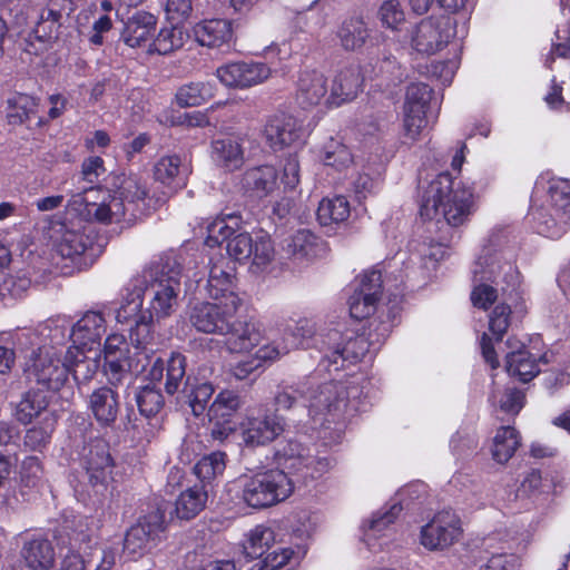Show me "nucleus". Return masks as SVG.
<instances>
[{
  "label": "nucleus",
  "instance_id": "nucleus-1",
  "mask_svg": "<svg viewBox=\"0 0 570 570\" xmlns=\"http://www.w3.org/2000/svg\"><path fill=\"white\" fill-rule=\"evenodd\" d=\"M361 395L358 384L350 380H331L317 385L311 380L293 384L282 382L274 393V413L303 406L321 425L337 423L348 410L358 411Z\"/></svg>",
  "mask_w": 570,
  "mask_h": 570
},
{
  "label": "nucleus",
  "instance_id": "nucleus-2",
  "mask_svg": "<svg viewBox=\"0 0 570 570\" xmlns=\"http://www.w3.org/2000/svg\"><path fill=\"white\" fill-rule=\"evenodd\" d=\"M239 308L223 301L199 302L191 307L189 322L198 332L226 336L230 353L250 352L262 333L250 318L238 315Z\"/></svg>",
  "mask_w": 570,
  "mask_h": 570
},
{
  "label": "nucleus",
  "instance_id": "nucleus-3",
  "mask_svg": "<svg viewBox=\"0 0 570 570\" xmlns=\"http://www.w3.org/2000/svg\"><path fill=\"white\" fill-rule=\"evenodd\" d=\"M473 189L450 171L438 174L420 194L419 214L423 220L442 217L450 226L463 225L473 210Z\"/></svg>",
  "mask_w": 570,
  "mask_h": 570
},
{
  "label": "nucleus",
  "instance_id": "nucleus-4",
  "mask_svg": "<svg viewBox=\"0 0 570 570\" xmlns=\"http://www.w3.org/2000/svg\"><path fill=\"white\" fill-rule=\"evenodd\" d=\"M186 356L179 352H171L164 361L157 357L148 371L147 379L150 383L137 387L135 401L140 415L146 419L156 417L165 406L164 395L156 383H160L165 376V391L174 395L180 391L186 377Z\"/></svg>",
  "mask_w": 570,
  "mask_h": 570
},
{
  "label": "nucleus",
  "instance_id": "nucleus-5",
  "mask_svg": "<svg viewBox=\"0 0 570 570\" xmlns=\"http://www.w3.org/2000/svg\"><path fill=\"white\" fill-rule=\"evenodd\" d=\"M148 209V190L137 179L125 178L114 195L100 204L86 203L85 215L101 224L136 222Z\"/></svg>",
  "mask_w": 570,
  "mask_h": 570
},
{
  "label": "nucleus",
  "instance_id": "nucleus-6",
  "mask_svg": "<svg viewBox=\"0 0 570 570\" xmlns=\"http://www.w3.org/2000/svg\"><path fill=\"white\" fill-rule=\"evenodd\" d=\"M253 509H265L285 501L294 491L292 479L281 469H267L240 475L230 491Z\"/></svg>",
  "mask_w": 570,
  "mask_h": 570
},
{
  "label": "nucleus",
  "instance_id": "nucleus-7",
  "mask_svg": "<svg viewBox=\"0 0 570 570\" xmlns=\"http://www.w3.org/2000/svg\"><path fill=\"white\" fill-rule=\"evenodd\" d=\"M503 271L502 294L511 304L503 302L494 306L489 314V331L497 342H501L507 334L512 320H521L528 313L524 289L522 288V275L518 267L509 262L500 266Z\"/></svg>",
  "mask_w": 570,
  "mask_h": 570
},
{
  "label": "nucleus",
  "instance_id": "nucleus-8",
  "mask_svg": "<svg viewBox=\"0 0 570 570\" xmlns=\"http://www.w3.org/2000/svg\"><path fill=\"white\" fill-rule=\"evenodd\" d=\"M434 90L424 82H411L406 87L403 105V136L411 142L417 141L428 126V112Z\"/></svg>",
  "mask_w": 570,
  "mask_h": 570
},
{
  "label": "nucleus",
  "instance_id": "nucleus-9",
  "mask_svg": "<svg viewBox=\"0 0 570 570\" xmlns=\"http://www.w3.org/2000/svg\"><path fill=\"white\" fill-rule=\"evenodd\" d=\"M456 35V21L446 14L423 18L414 28L411 43L420 53L434 55Z\"/></svg>",
  "mask_w": 570,
  "mask_h": 570
},
{
  "label": "nucleus",
  "instance_id": "nucleus-10",
  "mask_svg": "<svg viewBox=\"0 0 570 570\" xmlns=\"http://www.w3.org/2000/svg\"><path fill=\"white\" fill-rule=\"evenodd\" d=\"M26 376L29 382L38 385L37 390L58 392L67 382V367L61 360L47 347H38L32 352L27 367Z\"/></svg>",
  "mask_w": 570,
  "mask_h": 570
},
{
  "label": "nucleus",
  "instance_id": "nucleus-11",
  "mask_svg": "<svg viewBox=\"0 0 570 570\" xmlns=\"http://www.w3.org/2000/svg\"><path fill=\"white\" fill-rule=\"evenodd\" d=\"M165 530V511L160 508L149 511L127 530L122 546L124 554L130 561L140 559L148 551L149 542L159 539Z\"/></svg>",
  "mask_w": 570,
  "mask_h": 570
},
{
  "label": "nucleus",
  "instance_id": "nucleus-12",
  "mask_svg": "<svg viewBox=\"0 0 570 570\" xmlns=\"http://www.w3.org/2000/svg\"><path fill=\"white\" fill-rule=\"evenodd\" d=\"M236 264L223 255L212 257L206 285L209 297L242 307L243 301L236 293Z\"/></svg>",
  "mask_w": 570,
  "mask_h": 570
},
{
  "label": "nucleus",
  "instance_id": "nucleus-13",
  "mask_svg": "<svg viewBox=\"0 0 570 570\" xmlns=\"http://www.w3.org/2000/svg\"><path fill=\"white\" fill-rule=\"evenodd\" d=\"M462 534L461 520L451 509L436 512L421 528L420 541L428 550H443L456 542Z\"/></svg>",
  "mask_w": 570,
  "mask_h": 570
},
{
  "label": "nucleus",
  "instance_id": "nucleus-14",
  "mask_svg": "<svg viewBox=\"0 0 570 570\" xmlns=\"http://www.w3.org/2000/svg\"><path fill=\"white\" fill-rule=\"evenodd\" d=\"M80 466L92 488L106 489L107 480L114 468L108 442L97 438L86 443L80 454Z\"/></svg>",
  "mask_w": 570,
  "mask_h": 570
},
{
  "label": "nucleus",
  "instance_id": "nucleus-15",
  "mask_svg": "<svg viewBox=\"0 0 570 570\" xmlns=\"http://www.w3.org/2000/svg\"><path fill=\"white\" fill-rule=\"evenodd\" d=\"M286 422L277 413L247 415L239 424L242 440L248 448L264 446L275 441L284 431Z\"/></svg>",
  "mask_w": 570,
  "mask_h": 570
},
{
  "label": "nucleus",
  "instance_id": "nucleus-16",
  "mask_svg": "<svg viewBox=\"0 0 570 570\" xmlns=\"http://www.w3.org/2000/svg\"><path fill=\"white\" fill-rule=\"evenodd\" d=\"M271 72L267 63L249 60L220 66L216 70V76L227 87L246 89L264 82Z\"/></svg>",
  "mask_w": 570,
  "mask_h": 570
},
{
  "label": "nucleus",
  "instance_id": "nucleus-17",
  "mask_svg": "<svg viewBox=\"0 0 570 570\" xmlns=\"http://www.w3.org/2000/svg\"><path fill=\"white\" fill-rule=\"evenodd\" d=\"M304 132L302 122L284 112L271 116L264 128L266 141L274 150L301 147L305 142Z\"/></svg>",
  "mask_w": 570,
  "mask_h": 570
},
{
  "label": "nucleus",
  "instance_id": "nucleus-18",
  "mask_svg": "<svg viewBox=\"0 0 570 570\" xmlns=\"http://www.w3.org/2000/svg\"><path fill=\"white\" fill-rule=\"evenodd\" d=\"M87 411L100 429H114L120 413V395L111 386L95 389L87 400Z\"/></svg>",
  "mask_w": 570,
  "mask_h": 570
},
{
  "label": "nucleus",
  "instance_id": "nucleus-19",
  "mask_svg": "<svg viewBox=\"0 0 570 570\" xmlns=\"http://www.w3.org/2000/svg\"><path fill=\"white\" fill-rule=\"evenodd\" d=\"M61 20L60 10L50 7L41 9L35 28L26 39L24 51L36 56L46 51L59 38Z\"/></svg>",
  "mask_w": 570,
  "mask_h": 570
},
{
  "label": "nucleus",
  "instance_id": "nucleus-20",
  "mask_svg": "<svg viewBox=\"0 0 570 570\" xmlns=\"http://www.w3.org/2000/svg\"><path fill=\"white\" fill-rule=\"evenodd\" d=\"M371 350L375 351L376 348L372 342L366 338L365 332L352 335L346 334L344 342L338 343L330 354H326L322 358L321 364H323L327 371H331L332 366H334V371H338L344 366L345 362L353 364L362 361Z\"/></svg>",
  "mask_w": 570,
  "mask_h": 570
},
{
  "label": "nucleus",
  "instance_id": "nucleus-21",
  "mask_svg": "<svg viewBox=\"0 0 570 570\" xmlns=\"http://www.w3.org/2000/svg\"><path fill=\"white\" fill-rule=\"evenodd\" d=\"M179 273L165 276V266L157 264L150 269V276L155 279L146 288L147 292H153L154 296L150 302V308L156 317H165L170 314L174 302L176 301L177 293L174 284L178 285Z\"/></svg>",
  "mask_w": 570,
  "mask_h": 570
},
{
  "label": "nucleus",
  "instance_id": "nucleus-22",
  "mask_svg": "<svg viewBox=\"0 0 570 570\" xmlns=\"http://www.w3.org/2000/svg\"><path fill=\"white\" fill-rule=\"evenodd\" d=\"M328 86L325 75L316 69L304 70L299 73L296 88V101L305 110L327 102Z\"/></svg>",
  "mask_w": 570,
  "mask_h": 570
},
{
  "label": "nucleus",
  "instance_id": "nucleus-23",
  "mask_svg": "<svg viewBox=\"0 0 570 570\" xmlns=\"http://www.w3.org/2000/svg\"><path fill=\"white\" fill-rule=\"evenodd\" d=\"M363 80L358 65L348 63L341 67L334 76L327 102L340 106L354 99L363 87Z\"/></svg>",
  "mask_w": 570,
  "mask_h": 570
},
{
  "label": "nucleus",
  "instance_id": "nucleus-24",
  "mask_svg": "<svg viewBox=\"0 0 570 570\" xmlns=\"http://www.w3.org/2000/svg\"><path fill=\"white\" fill-rule=\"evenodd\" d=\"M540 363H548L546 353H532L525 345L505 356L507 372L522 383L532 381L540 373Z\"/></svg>",
  "mask_w": 570,
  "mask_h": 570
},
{
  "label": "nucleus",
  "instance_id": "nucleus-25",
  "mask_svg": "<svg viewBox=\"0 0 570 570\" xmlns=\"http://www.w3.org/2000/svg\"><path fill=\"white\" fill-rule=\"evenodd\" d=\"M157 21V17L151 12L137 10L124 23L121 40L130 48L146 46L156 31Z\"/></svg>",
  "mask_w": 570,
  "mask_h": 570
},
{
  "label": "nucleus",
  "instance_id": "nucleus-26",
  "mask_svg": "<svg viewBox=\"0 0 570 570\" xmlns=\"http://www.w3.org/2000/svg\"><path fill=\"white\" fill-rule=\"evenodd\" d=\"M335 36L343 50L355 52L361 50L371 38V29L363 16L352 14L340 22Z\"/></svg>",
  "mask_w": 570,
  "mask_h": 570
},
{
  "label": "nucleus",
  "instance_id": "nucleus-27",
  "mask_svg": "<svg viewBox=\"0 0 570 570\" xmlns=\"http://www.w3.org/2000/svg\"><path fill=\"white\" fill-rule=\"evenodd\" d=\"M105 333L106 320L102 313L88 311L72 326L71 338L75 344L90 351L95 344H100Z\"/></svg>",
  "mask_w": 570,
  "mask_h": 570
},
{
  "label": "nucleus",
  "instance_id": "nucleus-28",
  "mask_svg": "<svg viewBox=\"0 0 570 570\" xmlns=\"http://www.w3.org/2000/svg\"><path fill=\"white\" fill-rule=\"evenodd\" d=\"M195 41L208 48H220L233 38V26L227 19H205L193 27Z\"/></svg>",
  "mask_w": 570,
  "mask_h": 570
},
{
  "label": "nucleus",
  "instance_id": "nucleus-29",
  "mask_svg": "<svg viewBox=\"0 0 570 570\" xmlns=\"http://www.w3.org/2000/svg\"><path fill=\"white\" fill-rule=\"evenodd\" d=\"M500 266L492 263L489 271L474 269L473 282L475 284L470 294L474 307L487 311L498 299V289L492 284L497 283L495 267L502 272Z\"/></svg>",
  "mask_w": 570,
  "mask_h": 570
},
{
  "label": "nucleus",
  "instance_id": "nucleus-30",
  "mask_svg": "<svg viewBox=\"0 0 570 570\" xmlns=\"http://www.w3.org/2000/svg\"><path fill=\"white\" fill-rule=\"evenodd\" d=\"M277 179L278 174L274 166L262 165L247 169L242 184L246 193L262 198L276 189Z\"/></svg>",
  "mask_w": 570,
  "mask_h": 570
},
{
  "label": "nucleus",
  "instance_id": "nucleus-31",
  "mask_svg": "<svg viewBox=\"0 0 570 570\" xmlns=\"http://www.w3.org/2000/svg\"><path fill=\"white\" fill-rule=\"evenodd\" d=\"M21 557L32 570H49L55 563V549L48 539L35 537L24 542Z\"/></svg>",
  "mask_w": 570,
  "mask_h": 570
},
{
  "label": "nucleus",
  "instance_id": "nucleus-32",
  "mask_svg": "<svg viewBox=\"0 0 570 570\" xmlns=\"http://www.w3.org/2000/svg\"><path fill=\"white\" fill-rule=\"evenodd\" d=\"M96 234L83 229H66L57 243V252L65 258L75 259L94 249Z\"/></svg>",
  "mask_w": 570,
  "mask_h": 570
},
{
  "label": "nucleus",
  "instance_id": "nucleus-33",
  "mask_svg": "<svg viewBox=\"0 0 570 570\" xmlns=\"http://www.w3.org/2000/svg\"><path fill=\"white\" fill-rule=\"evenodd\" d=\"M521 445L520 432L510 425L500 426L493 438L491 455L499 464H505L512 459Z\"/></svg>",
  "mask_w": 570,
  "mask_h": 570
},
{
  "label": "nucleus",
  "instance_id": "nucleus-34",
  "mask_svg": "<svg viewBox=\"0 0 570 570\" xmlns=\"http://www.w3.org/2000/svg\"><path fill=\"white\" fill-rule=\"evenodd\" d=\"M212 158L228 171L239 169L244 163L242 145L232 138L215 139L212 142Z\"/></svg>",
  "mask_w": 570,
  "mask_h": 570
},
{
  "label": "nucleus",
  "instance_id": "nucleus-35",
  "mask_svg": "<svg viewBox=\"0 0 570 570\" xmlns=\"http://www.w3.org/2000/svg\"><path fill=\"white\" fill-rule=\"evenodd\" d=\"M204 485L194 484L183 491L176 500L175 511L179 519L191 520L204 510L207 502Z\"/></svg>",
  "mask_w": 570,
  "mask_h": 570
},
{
  "label": "nucleus",
  "instance_id": "nucleus-36",
  "mask_svg": "<svg viewBox=\"0 0 570 570\" xmlns=\"http://www.w3.org/2000/svg\"><path fill=\"white\" fill-rule=\"evenodd\" d=\"M275 543V532L269 527L257 524L246 535L243 552L248 560L262 558Z\"/></svg>",
  "mask_w": 570,
  "mask_h": 570
},
{
  "label": "nucleus",
  "instance_id": "nucleus-37",
  "mask_svg": "<svg viewBox=\"0 0 570 570\" xmlns=\"http://www.w3.org/2000/svg\"><path fill=\"white\" fill-rule=\"evenodd\" d=\"M184 41L185 31L183 23L168 21V26H164L149 43L148 51L150 53L168 55L181 48Z\"/></svg>",
  "mask_w": 570,
  "mask_h": 570
},
{
  "label": "nucleus",
  "instance_id": "nucleus-38",
  "mask_svg": "<svg viewBox=\"0 0 570 570\" xmlns=\"http://www.w3.org/2000/svg\"><path fill=\"white\" fill-rule=\"evenodd\" d=\"M154 177L157 181L169 187H185L186 176L181 171L180 157L177 155L160 157L154 166Z\"/></svg>",
  "mask_w": 570,
  "mask_h": 570
},
{
  "label": "nucleus",
  "instance_id": "nucleus-39",
  "mask_svg": "<svg viewBox=\"0 0 570 570\" xmlns=\"http://www.w3.org/2000/svg\"><path fill=\"white\" fill-rule=\"evenodd\" d=\"M43 468L38 456H27L21 464L19 492L24 501H29L39 492Z\"/></svg>",
  "mask_w": 570,
  "mask_h": 570
},
{
  "label": "nucleus",
  "instance_id": "nucleus-40",
  "mask_svg": "<svg viewBox=\"0 0 570 570\" xmlns=\"http://www.w3.org/2000/svg\"><path fill=\"white\" fill-rule=\"evenodd\" d=\"M350 215V202L342 195L322 199L316 212L317 220L322 226L346 222Z\"/></svg>",
  "mask_w": 570,
  "mask_h": 570
},
{
  "label": "nucleus",
  "instance_id": "nucleus-41",
  "mask_svg": "<svg viewBox=\"0 0 570 570\" xmlns=\"http://www.w3.org/2000/svg\"><path fill=\"white\" fill-rule=\"evenodd\" d=\"M215 83L209 81L189 82L179 87L176 102L183 108L200 106L215 96Z\"/></svg>",
  "mask_w": 570,
  "mask_h": 570
},
{
  "label": "nucleus",
  "instance_id": "nucleus-42",
  "mask_svg": "<svg viewBox=\"0 0 570 570\" xmlns=\"http://www.w3.org/2000/svg\"><path fill=\"white\" fill-rule=\"evenodd\" d=\"M48 404L49 400L43 391L29 390L17 404L14 417L19 423L27 425L31 423L35 417L40 415V413L47 409Z\"/></svg>",
  "mask_w": 570,
  "mask_h": 570
},
{
  "label": "nucleus",
  "instance_id": "nucleus-43",
  "mask_svg": "<svg viewBox=\"0 0 570 570\" xmlns=\"http://www.w3.org/2000/svg\"><path fill=\"white\" fill-rule=\"evenodd\" d=\"M183 392L186 394L193 414L195 416L202 415L215 392L213 384L209 382H200L197 379L191 382L188 376L183 381Z\"/></svg>",
  "mask_w": 570,
  "mask_h": 570
},
{
  "label": "nucleus",
  "instance_id": "nucleus-44",
  "mask_svg": "<svg viewBox=\"0 0 570 570\" xmlns=\"http://www.w3.org/2000/svg\"><path fill=\"white\" fill-rule=\"evenodd\" d=\"M39 106V98L16 92L8 100V122L10 125H21L31 119L36 115Z\"/></svg>",
  "mask_w": 570,
  "mask_h": 570
},
{
  "label": "nucleus",
  "instance_id": "nucleus-45",
  "mask_svg": "<svg viewBox=\"0 0 570 570\" xmlns=\"http://www.w3.org/2000/svg\"><path fill=\"white\" fill-rule=\"evenodd\" d=\"M227 454L223 451H214L202 456L194 465V473L204 488L210 484L217 476L223 475L226 469Z\"/></svg>",
  "mask_w": 570,
  "mask_h": 570
},
{
  "label": "nucleus",
  "instance_id": "nucleus-46",
  "mask_svg": "<svg viewBox=\"0 0 570 570\" xmlns=\"http://www.w3.org/2000/svg\"><path fill=\"white\" fill-rule=\"evenodd\" d=\"M320 159L325 166L332 167L336 171H343L354 163L350 148L333 138L322 148Z\"/></svg>",
  "mask_w": 570,
  "mask_h": 570
},
{
  "label": "nucleus",
  "instance_id": "nucleus-47",
  "mask_svg": "<svg viewBox=\"0 0 570 570\" xmlns=\"http://www.w3.org/2000/svg\"><path fill=\"white\" fill-rule=\"evenodd\" d=\"M85 350L78 344L68 347L61 364L67 367V375L71 374L77 383L90 380L94 371L89 368V361L85 355Z\"/></svg>",
  "mask_w": 570,
  "mask_h": 570
},
{
  "label": "nucleus",
  "instance_id": "nucleus-48",
  "mask_svg": "<svg viewBox=\"0 0 570 570\" xmlns=\"http://www.w3.org/2000/svg\"><path fill=\"white\" fill-rule=\"evenodd\" d=\"M552 208L559 222L570 220V184L567 180H554L549 186Z\"/></svg>",
  "mask_w": 570,
  "mask_h": 570
},
{
  "label": "nucleus",
  "instance_id": "nucleus-49",
  "mask_svg": "<svg viewBox=\"0 0 570 570\" xmlns=\"http://www.w3.org/2000/svg\"><path fill=\"white\" fill-rule=\"evenodd\" d=\"M239 217L228 215L226 217H217L207 227L206 245L214 247L220 246L223 243H228L236 235V228L229 225V222H234L238 226Z\"/></svg>",
  "mask_w": 570,
  "mask_h": 570
},
{
  "label": "nucleus",
  "instance_id": "nucleus-50",
  "mask_svg": "<svg viewBox=\"0 0 570 570\" xmlns=\"http://www.w3.org/2000/svg\"><path fill=\"white\" fill-rule=\"evenodd\" d=\"M352 294L358 296H368L370 298L381 301L383 294V279L380 271H365L355 278Z\"/></svg>",
  "mask_w": 570,
  "mask_h": 570
},
{
  "label": "nucleus",
  "instance_id": "nucleus-51",
  "mask_svg": "<svg viewBox=\"0 0 570 570\" xmlns=\"http://www.w3.org/2000/svg\"><path fill=\"white\" fill-rule=\"evenodd\" d=\"M352 294L358 296H368L370 298L381 301L383 294V279L380 271H365L355 278Z\"/></svg>",
  "mask_w": 570,
  "mask_h": 570
},
{
  "label": "nucleus",
  "instance_id": "nucleus-52",
  "mask_svg": "<svg viewBox=\"0 0 570 570\" xmlns=\"http://www.w3.org/2000/svg\"><path fill=\"white\" fill-rule=\"evenodd\" d=\"M490 401L498 403L502 412L515 416L525 404V394L520 389L507 386L499 399L497 392H492Z\"/></svg>",
  "mask_w": 570,
  "mask_h": 570
},
{
  "label": "nucleus",
  "instance_id": "nucleus-53",
  "mask_svg": "<svg viewBox=\"0 0 570 570\" xmlns=\"http://www.w3.org/2000/svg\"><path fill=\"white\" fill-rule=\"evenodd\" d=\"M130 372L129 356H105L104 357V373L108 380L109 385L118 389L124 379Z\"/></svg>",
  "mask_w": 570,
  "mask_h": 570
},
{
  "label": "nucleus",
  "instance_id": "nucleus-54",
  "mask_svg": "<svg viewBox=\"0 0 570 570\" xmlns=\"http://www.w3.org/2000/svg\"><path fill=\"white\" fill-rule=\"evenodd\" d=\"M320 238L308 229H298L288 243V250L299 257H311L316 254Z\"/></svg>",
  "mask_w": 570,
  "mask_h": 570
},
{
  "label": "nucleus",
  "instance_id": "nucleus-55",
  "mask_svg": "<svg viewBox=\"0 0 570 570\" xmlns=\"http://www.w3.org/2000/svg\"><path fill=\"white\" fill-rule=\"evenodd\" d=\"M252 262L253 265L257 267L267 266L274 258V245L269 235L262 234L256 235L255 238L252 237Z\"/></svg>",
  "mask_w": 570,
  "mask_h": 570
},
{
  "label": "nucleus",
  "instance_id": "nucleus-56",
  "mask_svg": "<svg viewBox=\"0 0 570 570\" xmlns=\"http://www.w3.org/2000/svg\"><path fill=\"white\" fill-rule=\"evenodd\" d=\"M402 510L403 507L401 503H393L383 513L377 512L373 514L368 524L366 535L374 538L381 537L382 533L396 521Z\"/></svg>",
  "mask_w": 570,
  "mask_h": 570
},
{
  "label": "nucleus",
  "instance_id": "nucleus-57",
  "mask_svg": "<svg viewBox=\"0 0 570 570\" xmlns=\"http://www.w3.org/2000/svg\"><path fill=\"white\" fill-rule=\"evenodd\" d=\"M393 323L390 315H379L368 320L367 327L363 332L377 350L390 336Z\"/></svg>",
  "mask_w": 570,
  "mask_h": 570
},
{
  "label": "nucleus",
  "instance_id": "nucleus-58",
  "mask_svg": "<svg viewBox=\"0 0 570 570\" xmlns=\"http://www.w3.org/2000/svg\"><path fill=\"white\" fill-rule=\"evenodd\" d=\"M315 323L308 318H299L293 327L285 332V340L291 348L305 347V342L315 334Z\"/></svg>",
  "mask_w": 570,
  "mask_h": 570
},
{
  "label": "nucleus",
  "instance_id": "nucleus-59",
  "mask_svg": "<svg viewBox=\"0 0 570 570\" xmlns=\"http://www.w3.org/2000/svg\"><path fill=\"white\" fill-rule=\"evenodd\" d=\"M382 26L396 30L405 21V13L399 0H385L379 9Z\"/></svg>",
  "mask_w": 570,
  "mask_h": 570
},
{
  "label": "nucleus",
  "instance_id": "nucleus-60",
  "mask_svg": "<svg viewBox=\"0 0 570 570\" xmlns=\"http://www.w3.org/2000/svg\"><path fill=\"white\" fill-rule=\"evenodd\" d=\"M459 68L456 59L432 61L428 67V75L442 86H450Z\"/></svg>",
  "mask_w": 570,
  "mask_h": 570
},
{
  "label": "nucleus",
  "instance_id": "nucleus-61",
  "mask_svg": "<svg viewBox=\"0 0 570 570\" xmlns=\"http://www.w3.org/2000/svg\"><path fill=\"white\" fill-rule=\"evenodd\" d=\"M252 236L248 233H238L226 244L228 258L235 264L250 258Z\"/></svg>",
  "mask_w": 570,
  "mask_h": 570
},
{
  "label": "nucleus",
  "instance_id": "nucleus-62",
  "mask_svg": "<svg viewBox=\"0 0 570 570\" xmlns=\"http://www.w3.org/2000/svg\"><path fill=\"white\" fill-rule=\"evenodd\" d=\"M347 304L351 317L362 321L368 318L376 311L379 301L365 295L351 294Z\"/></svg>",
  "mask_w": 570,
  "mask_h": 570
},
{
  "label": "nucleus",
  "instance_id": "nucleus-63",
  "mask_svg": "<svg viewBox=\"0 0 570 570\" xmlns=\"http://www.w3.org/2000/svg\"><path fill=\"white\" fill-rule=\"evenodd\" d=\"M52 428L32 426L26 431L24 448L30 451L42 452L51 440Z\"/></svg>",
  "mask_w": 570,
  "mask_h": 570
},
{
  "label": "nucleus",
  "instance_id": "nucleus-64",
  "mask_svg": "<svg viewBox=\"0 0 570 570\" xmlns=\"http://www.w3.org/2000/svg\"><path fill=\"white\" fill-rule=\"evenodd\" d=\"M193 11L191 0H167L165 12L168 21L183 23Z\"/></svg>",
  "mask_w": 570,
  "mask_h": 570
}]
</instances>
